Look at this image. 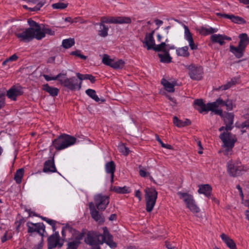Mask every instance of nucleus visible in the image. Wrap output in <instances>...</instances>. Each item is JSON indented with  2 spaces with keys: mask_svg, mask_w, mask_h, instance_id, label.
I'll use <instances>...</instances> for the list:
<instances>
[{
  "mask_svg": "<svg viewBox=\"0 0 249 249\" xmlns=\"http://www.w3.org/2000/svg\"><path fill=\"white\" fill-rule=\"evenodd\" d=\"M67 73H62V76L60 78V84L71 90H79L81 88L82 82H79L78 80L75 77L68 78Z\"/></svg>",
  "mask_w": 249,
  "mask_h": 249,
  "instance_id": "obj_7",
  "label": "nucleus"
},
{
  "mask_svg": "<svg viewBox=\"0 0 249 249\" xmlns=\"http://www.w3.org/2000/svg\"><path fill=\"white\" fill-rule=\"evenodd\" d=\"M198 192L199 194H203L207 197H209L212 192V187L209 184L199 185Z\"/></svg>",
  "mask_w": 249,
  "mask_h": 249,
  "instance_id": "obj_27",
  "label": "nucleus"
},
{
  "mask_svg": "<svg viewBox=\"0 0 249 249\" xmlns=\"http://www.w3.org/2000/svg\"><path fill=\"white\" fill-rule=\"evenodd\" d=\"M68 5V3H63L61 1H59L58 2L53 4L52 6L54 9L62 10L67 8Z\"/></svg>",
  "mask_w": 249,
  "mask_h": 249,
  "instance_id": "obj_39",
  "label": "nucleus"
},
{
  "mask_svg": "<svg viewBox=\"0 0 249 249\" xmlns=\"http://www.w3.org/2000/svg\"><path fill=\"white\" fill-rule=\"evenodd\" d=\"M165 246L167 249H175V248L174 246H173L169 242H166L165 243Z\"/></svg>",
  "mask_w": 249,
  "mask_h": 249,
  "instance_id": "obj_60",
  "label": "nucleus"
},
{
  "mask_svg": "<svg viewBox=\"0 0 249 249\" xmlns=\"http://www.w3.org/2000/svg\"><path fill=\"white\" fill-rule=\"evenodd\" d=\"M112 59L110 58V57L107 54H105L103 56V59H102V62L106 65H110L109 63L111 61Z\"/></svg>",
  "mask_w": 249,
  "mask_h": 249,
  "instance_id": "obj_51",
  "label": "nucleus"
},
{
  "mask_svg": "<svg viewBox=\"0 0 249 249\" xmlns=\"http://www.w3.org/2000/svg\"><path fill=\"white\" fill-rule=\"evenodd\" d=\"M238 37L240 40L238 45L246 49L247 45L249 44V38L247 34L246 33L240 34Z\"/></svg>",
  "mask_w": 249,
  "mask_h": 249,
  "instance_id": "obj_28",
  "label": "nucleus"
},
{
  "mask_svg": "<svg viewBox=\"0 0 249 249\" xmlns=\"http://www.w3.org/2000/svg\"><path fill=\"white\" fill-rule=\"evenodd\" d=\"M237 83L236 79H232L231 81L227 83L226 84L220 87L218 89H222V90H226L229 89L231 87L232 85H235Z\"/></svg>",
  "mask_w": 249,
  "mask_h": 249,
  "instance_id": "obj_41",
  "label": "nucleus"
},
{
  "mask_svg": "<svg viewBox=\"0 0 249 249\" xmlns=\"http://www.w3.org/2000/svg\"><path fill=\"white\" fill-rule=\"evenodd\" d=\"M124 62L122 60H119L117 61H114L113 64V68L115 69H121L124 66Z\"/></svg>",
  "mask_w": 249,
  "mask_h": 249,
  "instance_id": "obj_47",
  "label": "nucleus"
},
{
  "mask_svg": "<svg viewBox=\"0 0 249 249\" xmlns=\"http://www.w3.org/2000/svg\"><path fill=\"white\" fill-rule=\"evenodd\" d=\"M43 76L47 81L57 80L59 82L60 78H61L62 76V73H60L58 74L55 76H52L51 77V76H50L49 75H46V74H43Z\"/></svg>",
  "mask_w": 249,
  "mask_h": 249,
  "instance_id": "obj_42",
  "label": "nucleus"
},
{
  "mask_svg": "<svg viewBox=\"0 0 249 249\" xmlns=\"http://www.w3.org/2000/svg\"><path fill=\"white\" fill-rule=\"evenodd\" d=\"M241 127L242 128L246 127L249 129V118L241 124Z\"/></svg>",
  "mask_w": 249,
  "mask_h": 249,
  "instance_id": "obj_56",
  "label": "nucleus"
},
{
  "mask_svg": "<svg viewBox=\"0 0 249 249\" xmlns=\"http://www.w3.org/2000/svg\"><path fill=\"white\" fill-rule=\"evenodd\" d=\"M131 20L129 17H102L101 18V23H99L100 26L104 25V23L124 24L130 23Z\"/></svg>",
  "mask_w": 249,
  "mask_h": 249,
  "instance_id": "obj_10",
  "label": "nucleus"
},
{
  "mask_svg": "<svg viewBox=\"0 0 249 249\" xmlns=\"http://www.w3.org/2000/svg\"><path fill=\"white\" fill-rule=\"evenodd\" d=\"M135 196L139 199V201L142 200V193L140 190H137L135 192Z\"/></svg>",
  "mask_w": 249,
  "mask_h": 249,
  "instance_id": "obj_58",
  "label": "nucleus"
},
{
  "mask_svg": "<svg viewBox=\"0 0 249 249\" xmlns=\"http://www.w3.org/2000/svg\"><path fill=\"white\" fill-rule=\"evenodd\" d=\"M96 207L99 211L105 210L109 203V197L102 194H98L94 196Z\"/></svg>",
  "mask_w": 249,
  "mask_h": 249,
  "instance_id": "obj_13",
  "label": "nucleus"
},
{
  "mask_svg": "<svg viewBox=\"0 0 249 249\" xmlns=\"http://www.w3.org/2000/svg\"><path fill=\"white\" fill-rule=\"evenodd\" d=\"M24 169L20 168L18 169L15 174L14 179L16 182L19 184L21 182V180L23 176Z\"/></svg>",
  "mask_w": 249,
  "mask_h": 249,
  "instance_id": "obj_36",
  "label": "nucleus"
},
{
  "mask_svg": "<svg viewBox=\"0 0 249 249\" xmlns=\"http://www.w3.org/2000/svg\"><path fill=\"white\" fill-rule=\"evenodd\" d=\"M103 234L97 231H88L84 240L85 243L91 246L92 249L100 248L99 245L104 243H106L112 248L116 247L117 245L113 242V236L109 232L107 227H103Z\"/></svg>",
  "mask_w": 249,
  "mask_h": 249,
  "instance_id": "obj_1",
  "label": "nucleus"
},
{
  "mask_svg": "<svg viewBox=\"0 0 249 249\" xmlns=\"http://www.w3.org/2000/svg\"><path fill=\"white\" fill-rule=\"evenodd\" d=\"M43 171L45 173L55 172L56 171L53 157L52 159L48 160L45 162Z\"/></svg>",
  "mask_w": 249,
  "mask_h": 249,
  "instance_id": "obj_20",
  "label": "nucleus"
},
{
  "mask_svg": "<svg viewBox=\"0 0 249 249\" xmlns=\"http://www.w3.org/2000/svg\"><path fill=\"white\" fill-rule=\"evenodd\" d=\"M227 170L230 176L235 177L239 176L244 171V168L237 163H233L231 160L229 161L227 164Z\"/></svg>",
  "mask_w": 249,
  "mask_h": 249,
  "instance_id": "obj_14",
  "label": "nucleus"
},
{
  "mask_svg": "<svg viewBox=\"0 0 249 249\" xmlns=\"http://www.w3.org/2000/svg\"><path fill=\"white\" fill-rule=\"evenodd\" d=\"M217 15L221 17L229 18L233 22L237 24H243L246 23V21L241 17L238 16H235L233 15H228L226 14L217 13Z\"/></svg>",
  "mask_w": 249,
  "mask_h": 249,
  "instance_id": "obj_21",
  "label": "nucleus"
},
{
  "mask_svg": "<svg viewBox=\"0 0 249 249\" xmlns=\"http://www.w3.org/2000/svg\"><path fill=\"white\" fill-rule=\"evenodd\" d=\"M199 33L203 36H207L210 34H213L218 31V29L213 28L211 27L202 26L198 30Z\"/></svg>",
  "mask_w": 249,
  "mask_h": 249,
  "instance_id": "obj_29",
  "label": "nucleus"
},
{
  "mask_svg": "<svg viewBox=\"0 0 249 249\" xmlns=\"http://www.w3.org/2000/svg\"><path fill=\"white\" fill-rule=\"evenodd\" d=\"M48 249H53L56 247L61 248L63 243L60 242V236L58 232H55L50 236L47 239Z\"/></svg>",
  "mask_w": 249,
  "mask_h": 249,
  "instance_id": "obj_15",
  "label": "nucleus"
},
{
  "mask_svg": "<svg viewBox=\"0 0 249 249\" xmlns=\"http://www.w3.org/2000/svg\"><path fill=\"white\" fill-rule=\"evenodd\" d=\"M220 236L228 248L230 249H237L236 244L232 239L224 233H222Z\"/></svg>",
  "mask_w": 249,
  "mask_h": 249,
  "instance_id": "obj_26",
  "label": "nucleus"
},
{
  "mask_svg": "<svg viewBox=\"0 0 249 249\" xmlns=\"http://www.w3.org/2000/svg\"><path fill=\"white\" fill-rule=\"evenodd\" d=\"M45 3V1L44 0H41L34 7L28 8L26 5H23V7L25 9H28L30 11H37L44 5Z\"/></svg>",
  "mask_w": 249,
  "mask_h": 249,
  "instance_id": "obj_38",
  "label": "nucleus"
},
{
  "mask_svg": "<svg viewBox=\"0 0 249 249\" xmlns=\"http://www.w3.org/2000/svg\"><path fill=\"white\" fill-rule=\"evenodd\" d=\"M27 227V232L30 235H33L35 233H38L43 237L45 232V226L43 223H33L31 222H28L26 224Z\"/></svg>",
  "mask_w": 249,
  "mask_h": 249,
  "instance_id": "obj_11",
  "label": "nucleus"
},
{
  "mask_svg": "<svg viewBox=\"0 0 249 249\" xmlns=\"http://www.w3.org/2000/svg\"><path fill=\"white\" fill-rule=\"evenodd\" d=\"M85 92L89 97L96 102L101 101V103H103L105 101L104 99H100L96 95V91L94 89H89L86 90Z\"/></svg>",
  "mask_w": 249,
  "mask_h": 249,
  "instance_id": "obj_31",
  "label": "nucleus"
},
{
  "mask_svg": "<svg viewBox=\"0 0 249 249\" xmlns=\"http://www.w3.org/2000/svg\"><path fill=\"white\" fill-rule=\"evenodd\" d=\"M41 33H43L44 34V36H45V34H48L51 36L54 35V31H53L51 29L47 27H44L42 29V30H41Z\"/></svg>",
  "mask_w": 249,
  "mask_h": 249,
  "instance_id": "obj_49",
  "label": "nucleus"
},
{
  "mask_svg": "<svg viewBox=\"0 0 249 249\" xmlns=\"http://www.w3.org/2000/svg\"><path fill=\"white\" fill-rule=\"evenodd\" d=\"M23 92L19 89L12 88L10 89L7 92V97L11 100H16L18 96L20 95Z\"/></svg>",
  "mask_w": 249,
  "mask_h": 249,
  "instance_id": "obj_23",
  "label": "nucleus"
},
{
  "mask_svg": "<svg viewBox=\"0 0 249 249\" xmlns=\"http://www.w3.org/2000/svg\"><path fill=\"white\" fill-rule=\"evenodd\" d=\"M39 217H40L41 218V219H42L44 221H45L49 224H50L51 226H52V229L53 231H54L55 230V224H56L55 221L49 219L46 217H43L42 216H39Z\"/></svg>",
  "mask_w": 249,
  "mask_h": 249,
  "instance_id": "obj_44",
  "label": "nucleus"
},
{
  "mask_svg": "<svg viewBox=\"0 0 249 249\" xmlns=\"http://www.w3.org/2000/svg\"><path fill=\"white\" fill-rule=\"evenodd\" d=\"M78 243H75L73 241L68 243V249H77L79 247Z\"/></svg>",
  "mask_w": 249,
  "mask_h": 249,
  "instance_id": "obj_53",
  "label": "nucleus"
},
{
  "mask_svg": "<svg viewBox=\"0 0 249 249\" xmlns=\"http://www.w3.org/2000/svg\"><path fill=\"white\" fill-rule=\"evenodd\" d=\"M76 76L77 78L82 82L83 80H89L91 83H94L95 82V77L91 74H83L80 73H77Z\"/></svg>",
  "mask_w": 249,
  "mask_h": 249,
  "instance_id": "obj_32",
  "label": "nucleus"
},
{
  "mask_svg": "<svg viewBox=\"0 0 249 249\" xmlns=\"http://www.w3.org/2000/svg\"><path fill=\"white\" fill-rule=\"evenodd\" d=\"M165 44V46L163 47L160 52H169L170 50L175 49V47L174 45H170L168 44H166L165 42H164Z\"/></svg>",
  "mask_w": 249,
  "mask_h": 249,
  "instance_id": "obj_50",
  "label": "nucleus"
},
{
  "mask_svg": "<svg viewBox=\"0 0 249 249\" xmlns=\"http://www.w3.org/2000/svg\"><path fill=\"white\" fill-rule=\"evenodd\" d=\"M218 102H220V100L212 103H208L207 104L204 103L202 99H196L194 102V104L197 107L196 108L200 112L202 113L206 112L207 113L209 111H211L214 114L219 115L220 117L223 116V111L222 109H215L216 105Z\"/></svg>",
  "mask_w": 249,
  "mask_h": 249,
  "instance_id": "obj_5",
  "label": "nucleus"
},
{
  "mask_svg": "<svg viewBox=\"0 0 249 249\" xmlns=\"http://www.w3.org/2000/svg\"><path fill=\"white\" fill-rule=\"evenodd\" d=\"M178 194L180 196L186 203L187 207L193 213H197L199 212V208L195 204L192 195L186 193L178 192Z\"/></svg>",
  "mask_w": 249,
  "mask_h": 249,
  "instance_id": "obj_9",
  "label": "nucleus"
},
{
  "mask_svg": "<svg viewBox=\"0 0 249 249\" xmlns=\"http://www.w3.org/2000/svg\"><path fill=\"white\" fill-rule=\"evenodd\" d=\"M155 30H153L150 33H146L144 40L141 41L143 44L144 47H146L148 50H153L155 52H160L161 49L165 46L164 43L156 45L154 38Z\"/></svg>",
  "mask_w": 249,
  "mask_h": 249,
  "instance_id": "obj_6",
  "label": "nucleus"
},
{
  "mask_svg": "<svg viewBox=\"0 0 249 249\" xmlns=\"http://www.w3.org/2000/svg\"><path fill=\"white\" fill-rule=\"evenodd\" d=\"M220 100V102H218L216 104L215 109H219L218 107H220L226 106V109L228 110H231L233 108V104L231 100H227L226 101H223L220 97L216 99L215 101Z\"/></svg>",
  "mask_w": 249,
  "mask_h": 249,
  "instance_id": "obj_24",
  "label": "nucleus"
},
{
  "mask_svg": "<svg viewBox=\"0 0 249 249\" xmlns=\"http://www.w3.org/2000/svg\"><path fill=\"white\" fill-rule=\"evenodd\" d=\"M112 190L117 193L122 194H127L130 192L129 188L125 186L124 187L114 186Z\"/></svg>",
  "mask_w": 249,
  "mask_h": 249,
  "instance_id": "obj_35",
  "label": "nucleus"
},
{
  "mask_svg": "<svg viewBox=\"0 0 249 249\" xmlns=\"http://www.w3.org/2000/svg\"><path fill=\"white\" fill-rule=\"evenodd\" d=\"M161 146L163 148H165L168 149H171L172 148L171 145L164 143H162Z\"/></svg>",
  "mask_w": 249,
  "mask_h": 249,
  "instance_id": "obj_62",
  "label": "nucleus"
},
{
  "mask_svg": "<svg viewBox=\"0 0 249 249\" xmlns=\"http://www.w3.org/2000/svg\"><path fill=\"white\" fill-rule=\"evenodd\" d=\"M5 105V94L0 93V109L2 108Z\"/></svg>",
  "mask_w": 249,
  "mask_h": 249,
  "instance_id": "obj_55",
  "label": "nucleus"
},
{
  "mask_svg": "<svg viewBox=\"0 0 249 249\" xmlns=\"http://www.w3.org/2000/svg\"><path fill=\"white\" fill-rule=\"evenodd\" d=\"M71 55L77 56L81 59H83L84 60L86 59L87 57L83 54H81L80 53V51L79 50H76L75 51H73L71 53Z\"/></svg>",
  "mask_w": 249,
  "mask_h": 249,
  "instance_id": "obj_54",
  "label": "nucleus"
},
{
  "mask_svg": "<svg viewBox=\"0 0 249 249\" xmlns=\"http://www.w3.org/2000/svg\"><path fill=\"white\" fill-rule=\"evenodd\" d=\"M155 22L156 24L158 26L161 25L163 23V21L162 20L158 19H156L155 20Z\"/></svg>",
  "mask_w": 249,
  "mask_h": 249,
  "instance_id": "obj_63",
  "label": "nucleus"
},
{
  "mask_svg": "<svg viewBox=\"0 0 249 249\" xmlns=\"http://www.w3.org/2000/svg\"><path fill=\"white\" fill-rule=\"evenodd\" d=\"M162 52L164 53L163 54H158L160 62L167 63L171 62L172 57L170 56L169 53L166 51Z\"/></svg>",
  "mask_w": 249,
  "mask_h": 249,
  "instance_id": "obj_33",
  "label": "nucleus"
},
{
  "mask_svg": "<svg viewBox=\"0 0 249 249\" xmlns=\"http://www.w3.org/2000/svg\"><path fill=\"white\" fill-rule=\"evenodd\" d=\"M223 120L225 124V130L227 132H224L219 136V138L222 141L224 146L227 148L228 151L231 149L234 145L235 142L237 141V139L234 135H232L231 132H228L233 127L234 114L233 113H226L224 115L223 114Z\"/></svg>",
  "mask_w": 249,
  "mask_h": 249,
  "instance_id": "obj_2",
  "label": "nucleus"
},
{
  "mask_svg": "<svg viewBox=\"0 0 249 249\" xmlns=\"http://www.w3.org/2000/svg\"><path fill=\"white\" fill-rule=\"evenodd\" d=\"M108 27L103 25L100 26V30L98 32V35L101 37H105L108 35Z\"/></svg>",
  "mask_w": 249,
  "mask_h": 249,
  "instance_id": "obj_40",
  "label": "nucleus"
},
{
  "mask_svg": "<svg viewBox=\"0 0 249 249\" xmlns=\"http://www.w3.org/2000/svg\"><path fill=\"white\" fill-rule=\"evenodd\" d=\"M75 41L73 38H68L64 39L62 41V45L65 49H68L74 45Z\"/></svg>",
  "mask_w": 249,
  "mask_h": 249,
  "instance_id": "obj_37",
  "label": "nucleus"
},
{
  "mask_svg": "<svg viewBox=\"0 0 249 249\" xmlns=\"http://www.w3.org/2000/svg\"><path fill=\"white\" fill-rule=\"evenodd\" d=\"M84 235V232H80L79 231L76 232L75 233L74 240L72 241L75 243H78V245H80L81 243V240L83 239Z\"/></svg>",
  "mask_w": 249,
  "mask_h": 249,
  "instance_id": "obj_45",
  "label": "nucleus"
},
{
  "mask_svg": "<svg viewBox=\"0 0 249 249\" xmlns=\"http://www.w3.org/2000/svg\"><path fill=\"white\" fill-rule=\"evenodd\" d=\"M191 124V122L190 121V120L186 119L184 121H183V126H188L190 125Z\"/></svg>",
  "mask_w": 249,
  "mask_h": 249,
  "instance_id": "obj_61",
  "label": "nucleus"
},
{
  "mask_svg": "<svg viewBox=\"0 0 249 249\" xmlns=\"http://www.w3.org/2000/svg\"><path fill=\"white\" fill-rule=\"evenodd\" d=\"M118 149L119 151L124 155H127L130 150L129 148L126 147L124 144H121L118 146Z\"/></svg>",
  "mask_w": 249,
  "mask_h": 249,
  "instance_id": "obj_43",
  "label": "nucleus"
},
{
  "mask_svg": "<svg viewBox=\"0 0 249 249\" xmlns=\"http://www.w3.org/2000/svg\"><path fill=\"white\" fill-rule=\"evenodd\" d=\"M76 139L71 135L62 134L53 141L52 145L57 151L63 150L75 143Z\"/></svg>",
  "mask_w": 249,
  "mask_h": 249,
  "instance_id": "obj_4",
  "label": "nucleus"
},
{
  "mask_svg": "<svg viewBox=\"0 0 249 249\" xmlns=\"http://www.w3.org/2000/svg\"><path fill=\"white\" fill-rule=\"evenodd\" d=\"M26 211H27L28 213L29 216H38L37 214H36L35 212H32L30 209H26Z\"/></svg>",
  "mask_w": 249,
  "mask_h": 249,
  "instance_id": "obj_59",
  "label": "nucleus"
},
{
  "mask_svg": "<svg viewBox=\"0 0 249 249\" xmlns=\"http://www.w3.org/2000/svg\"><path fill=\"white\" fill-rule=\"evenodd\" d=\"M12 238V234L11 232L6 231L4 235L1 238V241L2 243L5 242L7 240L11 239Z\"/></svg>",
  "mask_w": 249,
  "mask_h": 249,
  "instance_id": "obj_48",
  "label": "nucleus"
},
{
  "mask_svg": "<svg viewBox=\"0 0 249 249\" xmlns=\"http://www.w3.org/2000/svg\"><path fill=\"white\" fill-rule=\"evenodd\" d=\"M161 84L164 86L166 90L170 92H174L175 91L174 87L176 85V82L170 83L164 79H162L161 81Z\"/></svg>",
  "mask_w": 249,
  "mask_h": 249,
  "instance_id": "obj_30",
  "label": "nucleus"
},
{
  "mask_svg": "<svg viewBox=\"0 0 249 249\" xmlns=\"http://www.w3.org/2000/svg\"><path fill=\"white\" fill-rule=\"evenodd\" d=\"M173 123L174 124L178 127H184L183 121L179 120L177 117L174 116L173 117Z\"/></svg>",
  "mask_w": 249,
  "mask_h": 249,
  "instance_id": "obj_46",
  "label": "nucleus"
},
{
  "mask_svg": "<svg viewBox=\"0 0 249 249\" xmlns=\"http://www.w3.org/2000/svg\"><path fill=\"white\" fill-rule=\"evenodd\" d=\"M115 169L116 166L115 163L113 161L107 162L105 165V170L106 173L110 175L111 183L113 182Z\"/></svg>",
  "mask_w": 249,
  "mask_h": 249,
  "instance_id": "obj_22",
  "label": "nucleus"
},
{
  "mask_svg": "<svg viewBox=\"0 0 249 249\" xmlns=\"http://www.w3.org/2000/svg\"><path fill=\"white\" fill-rule=\"evenodd\" d=\"M183 28L184 29V38L188 41L191 49L192 50H196L197 46L194 43L192 35L188 27L184 24Z\"/></svg>",
  "mask_w": 249,
  "mask_h": 249,
  "instance_id": "obj_16",
  "label": "nucleus"
},
{
  "mask_svg": "<svg viewBox=\"0 0 249 249\" xmlns=\"http://www.w3.org/2000/svg\"><path fill=\"white\" fill-rule=\"evenodd\" d=\"M28 23L30 27L23 31L21 33H15V36L20 41L29 42L34 38L40 40L44 37L43 33H41L40 25L31 18L28 19Z\"/></svg>",
  "mask_w": 249,
  "mask_h": 249,
  "instance_id": "obj_3",
  "label": "nucleus"
},
{
  "mask_svg": "<svg viewBox=\"0 0 249 249\" xmlns=\"http://www.w3.org/2000/svg\"><path fill=\"white\" fill-rule=\"evenodd\" d=\"M230 51L234 54L237 58H240L243 56L245 49L240 47L239 45L234 46L233 45H230Z\"/></svg>",
  "mask_w": 249,
  "mask_h": 249,
  "instance_id": "obj_19",
  "label": "nucleus"
},
{
  "mask_svg": "<svg viewBox=\"0 0 249 249\" xmlns=\"http://www.w3.org/2000/svg\"><path fill=\"white\" fill-rule=\"evenodd\" d=\"M190 77L194 80H200L203 77V68L199 66L191 64L187 66Z\"/></svg>",
  "mask_w": 249,
  "mask_h": 249,
  "instance_id": "obj_12",
  "label": "nucleus"
},
{
  "mask_svg": "<svg viewBox=\"0 0 249 249\" xmlns=\"http://www.w3.org/2000/svg\"><path fill=\"white\" fill-rule=\"evenodd\" d=\"M139 174L142 177H149L150 179H153V178L150 175V174L146 172L144 170L140 169L139 170Z\"/></svg>",
  "mask_w": 249,
  "mask_h": 249,
  "instance_id": "obj_52",
  "label": "nucleus"
},
{
  "mask_svg": "<svg viewBox=\"0 0 249 249\" xmlns=\"http://www.w3.org/2000/svg\"><path fill=\"white\" fill-rule=\"evenodd\" d=\"M210 39L213 43H217L220 45H223L225 43V40L230 41L231 38L225 35L214 34L211 36Z\"/></svg>",
  "mask_w": 249,
  "mask_h": 249,
  "instance_id": "obj_17",
  "label": "nucleus"
},
{
  "mask_svg": "<svg viewBox=\"0 0 249 249\" xmlns=\"http://www.w3.org/2000/svg\"><path fill=\"white\" fill-rule=\"evenodd\" d=\"M42 89L46 92H48L50 95L54 97L56 96L59 92V89L57 88L50 86L49 84H46L42 86Z\"/></svg>",
  "mask_w": 249,
  "mask_h": 249,
  "instance_id": "obj_25",
  "label": "nucleus"
},
{
  "mask_svg": "<svg viewBox=\"0 0 249 249\" xmlns=\"http://www.w3.org/2000/svg\"><path fill=\"white\" fill-rule=\"evenodd\" d=\"M116 218V215L115 214H112L110 215V217H109V219L110 221H113L115 220Z\"/></svg>",
  "mask_w": 249,
  "mask_h": 249,
  "instance_id": "obj_64",
  "label": "nucleus"
},
{
  "mask_svg": "<svg viewBox=\"0 0 249 249\" xmlns=\"http://www.w3.org/2000/svg\"><path fill=\"white\" fill-rule=\"evenodd\" d=\"M89 209L91 216L94 220L98 222H104V218L102 217L99 212L96 209L92 202L89 203Z\"/></svg>",
  "mask_w": 249,
  "mask_h": 249,
  "instance_id": "obj_18",
  "label": "nucleus"
},
{
  "mask_svg": "<svg viewBox=\"0 0 249 249\" xmlns=\"http://www.w3.org/2000/svg\"><path fill=\"white\" fill-rule=\"evenodd\" d=\"M18 58V56L16 54H14L10 56L8 58H7V60L8 61H15L17 60Z\"/></svg>",
  "mask_w": 249,
  "mask_h": 249,
  "instance_id": "obj_57",
  "label": "nucleus"
},
{
  "mask_svg": "<svg viewBox=\"0 0 249 249\" xmlns=\"http://www.w3.org/2000/svg\"><path fill=\"white\" fill-rule=\"evenodd\" d=\"M145 198L146 201V210L148 212H151L155 205L157 198L158 192L154 188H147L145 191Z\"/></svg>",
  "mask_w": 249,
  "mask_h": 249,
  "instance_id": "obj_8",
  "label": "nucleus"
},
{
  "mask_svg": "<svg viewBox=\"0 0 249 249\" xmlns=\"http://www.w3.org/2000/svg\"><path fill=\"white\" fill-rule=\"evenodd\" d=\"M177 54L178 56L183 57H188L190 53L188 52V47L185 46L182 48H179L176 50Z\"/></svg>",
  "mask_w": 249,
  "mask_h": 249,
  "instance_id": "obj_34",
  "label": "nucleus"
}]
</instances>
